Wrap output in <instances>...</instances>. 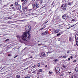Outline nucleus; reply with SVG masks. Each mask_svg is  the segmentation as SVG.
<instances>
[{
	"label": "nucleus",
	"mask_w": 78,
	"mask_h": 78,
	"mask_svg": "<svg viewBox=\"0 0 78 78\" xmlns=\"http://www.w3.org/2000/svg\"><path fill=\"white\" fill-rule=\"evenodd\" d=\"M35 71H34L32 72V73H35Z\"/></svg>",
	"instance_id": "50"
},
{
	"label": "nucleus",
	"mask_w": 78,
	"mask_h": 78,
	"mask_svg": "<svg viewBox=\"0 0 78 78\" xmlns=\"http://www.w3.org/2000/svg\"><path fill=\"white\" fill-rule=\"evenodd\" d=\"M76 62V60H74L73 62Z\"/></svg>",
	"instance_id": "38"
},
{
	"label": "nucleus",
	"mask_w": 78,
	"mask_h": 78,
	"mask_svg": "<svg viewBox=\"0 0 78 78\" xmlns=\"http://www.w3.org/2000/svg\"><path fill=\"white\" fill-rule=\"evenodd\" d=\"M62 6H64V4H63L62 5Z\"/></svg>",
	"instance_id": "54"
},
{
	"label": "nucleus",
	"mask_w": 78,
	"mask_h": 78,
	"mask_svg": "<svg viewBox=\"0 0 78 78\" xmlns=\"http://www.w3.org/2000/svg\"><path fill=\"white\" fill-rule=\"evenodd\" d=\"M75 70L76 72H78V68L77 67H76L75 69Z\"/></svg>",
	"instance_id": "12"
},
{
	"label": "nucleus",
	"mask_w": 78,
	"mask_h": 78,
	"mask_svg": "<svg viewBox=\"0 0 78 78\" xmlns=\"http://www.w3.org/2000/svg\"><path fill=\"white\" fill-rule=\"evenodd\" d=\"M40 74H41V73H39V72H38L37 73V75H40Z\"/></svg>",
	"instance_id": "28"
},
{
	"label": "nucleus",
	"mask_w": 78,
	"mask_h": 78,
	"mask_svg": "<svg viewBox=\"0 0 78 78\" xmlns=\"http://www.w3.org/2000/svg\"><path fill=\"white\" fill-rule=\"evenodd\" d=\"M31 65H30V66H29V67H31Z\"/></svg>",
	"instance_id": "58"
},
{
	"label": "nucleus",
	"mask_w": 78,
	"mask_h": 78,
	"mask_svg": "<svg viewBox=\"0 0 78 78\" xmlns=\"http://www.w3.org/2000/svg\"><path fill=\"white\" fill-rule=\"evenodd\" d=\"M58 61V59H55L54 60V62H57V61Z\"/></svg>",
	"instance_id": "17"
},
{
	"label": "nucleus",
	"mask_w": 78,
	"mask_h": 78,
	"mask_svg": "<svg viewBox=\"0 0 78 78\" xmlns=\"http://www.w3.org/2000/svg\"><path fill=\"white\" fill-rule=\"evenodd\" d=\"M72 73V72H71V71H70V72H69L68 73L70 74V73Z\"/></svg>",
	"instance_id": "47"
},
{
	"label": "nucleus",
	"mask_w": 78,
	"mask_h": 78,
	"mask_svg": "<svg viewBox=\"0 0 78 78\" xmlns=\"http://www.w3.org/2000/svg\"><path fill=\"white\" fill-rule=\"evenodd\" d=\"M17 56H18V55H16L14 57V58H17Z\"/></svg>",
	"instance_id": "33"
},
{
	"label": "nucleus",
	"mask_w": 78,
	"mask_h": 78,
	"mask_svg": "<svg viewBox=\"0 0 78 78\" xmlns=\"http://www.w3.org/2000/svg\"><path fill=\"white\" fill-rule=\"evenodd\" d=\"M76 24H77V23H76L75 25H76Z\"/></svg>",
	"instance_id": "62"
},
{
	"label": "nucleus",
	"mask_w": 78,
	"mask_h": 78,
	"mask_svg": "<svg viewBox=\"0 0 78 78\" xmlns=\"http://www.w3.org/2000/svg\"><path fill=\"white\" fill-rule=\"evenodd\" d=\"M60 35H61V34L60 33L58 34H57V36H60Z\"/></svg>",
	"instance_id": "23"
},
{
	"label": "nucleus",
	"mask_w": 78,
	"mask_h": 78,
	"mask_svg": "<svg viewBox=\"0 0 78 78\" xmlns=\"http://www.w3.org/2000/svg\"><path fill=\"white\" fill-rule=\"evenodd\" d=\"M41 55L43 56V57H45L46 56V55H45V53H44V52H42L41 54Z\"/></svg>",
	"instance_id": "6"
},
{
	"label": "nucleus",
	"mask_w": 78,
	"mask_h": 78,
	"mask_svg": "<svg viewBox=\"0 0 78 78\" xmlns=\"http://www.w3.org/2000/svg\"><path fill=\"white\" fill-rule=\"evenodd\" d=\"M66 58V55H64L63 57V58Z\"/></svg>",
	"instance_id": "34"
},
{
	"label": "nucleus",
	"mask_w": 78,
	"mask_h": 78,
	"mask_svg": "<svg viewBox=\"0 0 78 78\" xmlns=\"http://www.w3.org/2000/svg\"><path fill=\"white\" fill-rule=\"evenodd\" d=\"M18 7V9L20 10V8H21V6L20 5H17Z\"/></svg>",
	"instance_id": "9"
},
{
	"label": "nucleus",
	"mask_w": 78,
	"mask_h": 78,
	"mask_svg": "<svg viewBox=\"0 0 78 78\" xmlns=\"http://www.w3.org/2000/svg\"><path fill=\"white\" fill-rule=\"evenodd\" d=\"M59 71H60V69H59V68L58 66H57L55 68V72L56 73H59Z\"/></svg>",
	"instance_id": "4"
},
{
	"label": "nucleus",
	"mask_w": 78,
	"mask_h": 78,
	"mask_svg": "<svg viewBox=\"0 0 78 78\" xmlns=\"http://www.w3.org/2000/svg\"><path fill=\"white\" fill-rule=\"evenodd\" d=\"M71 78H73V76H72L71 77Z\"/></svg>",
	"instance_id": "52"
},
{
	"label": "nucleus",
	"mask_w": 78,
	"mask_h": 78,
	"mask_svg": "<svg viewBox=\"0 0 78 78\" xmlns=\"http://www.w3.org/2000/svg\"><path fill=\"white\" fill-rule=\"evenodd\" d=\"M32 1L34 2H35V1H36V0H32Z\"/></svg>",
	"instance_id": "48"
},
{
	"label": "nucleus",
	"mask_w": 78,
	"mask_h": 78,
	"mask_svg": "<svg viewBox=\"0 0 78 78\" xmlns=\"http://www.w3.org/2000/svg\"><path fill=\"white\" fill-rule=\"evenodd\" d=\"M47 53L48 54V53H49V52H47Z\"/></svg>",
	"instance_id": "60"
},
{
	"label": "nucleus",
	"mask_w": 78,
	"mask_h": 78,
	"mask_svg": "<svg viewBox=\"0 0 78 78\" xmlns=\"http://www.w3.org/2000/svg\"><path fill=\"white\" fill-rule=\"evenodd\" d=\"M30 31L31 30H30L28 32H25L23 34L22 37V39H23V41H27V40H26V38H25V37H27V34H29L30 33H31Z\"/></svg>",
	"instance_id": "1"
},
{
	"label": "nucleus",
	"mask_w": 78,
	"mask_h": 78,
	"mask_svg": "<svg viewBox=\"0 0 78 78\" xmlns=\"http://www.w3.org/2000/svg\"><path fill=\"white\" fill-rule=\"evenodd\" d=\"M75 20L73 19V20H72V21H71V22H72L73 21H75Z\"/></svg>",
	"instance_id": "41"
},
{
	"label": "nucleus",
	"mask_w": 78,
	"mask_h": 78,
	"mask_svg": "<svg viewBox=\"0 0 78 78\" xmlns=\"http://www.w3.org/2000/svg\"><path fill=\"white\" fill-rule=\"evenodd\" d=\"M62 9L63 11H65L66 10V8H62Z\"/></svg>",
	"instance_id": "26"
},
{
	"label": "nucleus",
	"mask_w": 78,
	"mask_h": 78,
	"mask_svg": "<svg viewBox=\"0 0 78 78\" xmlns=\"http://www.w3.org/2000/svg\"><path fill=\"white\" fill-rule=\"evenodd\" d=\"M16 77L17 78H20V75H17L16 76Z\"/></svg>",
	"instance_id": "13"
},
{
	"label": "nucleus",
	"mask_w": 78,
	"mask_h": 78,
	"mask_svg": "<svg viewBox=\"0 0 78 78\" xmlns=\"http://www.w3.org/2000/svg\"><path fill=\"white\" fill-rule=\"evenodd\" d=\"M75 10H73L72 11V12H73V13H75Z\"/></svg>",
	"instance_id": "37"
},
{
	"label": "nucleus",
	"mask_w": 78,
	"mask_h": 78,
	"mask_svg": "<svg viewBox=\"0 0 78 78\" xmlns=\"http://www.w3.org/2000/svg\"><path fill=\"white\" fill-rule=\"evenodd\" d=\"M23 11L24 12H27V11H28V10L27 9V7H25L24 8H23Z\"/></svg>",
	"instance_id": "5"
},
{
	"label": "nucleus",
	"mask_w": 78,
	"mask_h": 78,
	"mask_svg": "<svg viewBox=\"0 0 78 78\" xmlns=\"http://www.w3.org/2000/svg\"><path fill=\"white\" fill-rule=\"evenodd\" d=\"M60 76H63V74H62L60 75Z\"/></svg>",
	"instance_id": "51"
},
{
	"label": "nucleus",
	"mask_w": 78,
	"mask_h": 78,
	"mask_svg": "<svg viewBox=\"0 0 78 78\" xmlns=\"http://www.w3.org/2000/svg\"><path fill=\"white\" fill-rule=\"evenodd\" d=\"M11 54H9L8 55V56H11Z\"/></svg>",
	"instance_id": "45"
},
{
	"label": "nucleus",
	"mask_w": 78,
	"mask_h": 78,
	"mask_svg": "<svg viewBox=\"0 0 78 78\" xmlns=\"http://www.w3.org/2000/svg\"><path fill=\"white\" fill-rule=\"evenodd\" d=\"M15 6H18V2H15Z\"/></svg>",
	"instance_id": "8"
},
{
	"label": "nucleus",
	"mask_w": 78,
	"mask_h": 78,
	"mask_svg": "<svg viewBox=\"0 0 78 78\" xmlns=\"http://www.w3.org/2000/svg\"><path fill=\"white\" fill-rule=\"evenodd\" d=\"M49 73H50V74H51L52 73H53V72L49 71Z\"/></svg>",
	"instance_id": "30"
},
{
	"label": "nucleus",
	"mask_w": 78,
	"mask_h": 78,
	"mask_svg": "<svg viewBox=\"0 0 78 78\" xmlns=\"http://www.w3.org/2000/svg\"><path fill=\"white\" fill-rule=\"evenodd\" d=\"M33 10V9H29L28 10V11H31L32 12V11H33V10Z\"/></svg>",
	"instance_id": "25"
},
{
	"label": "nucleus",
	"mask_w": 78,
	"mask_h": 78,
	"mask_svg": "<svg viewBox=\"0 0 78 78\" xmlns=\"http://www.w3.org/2000/svg\"><path fill=\"white\" fill-rule=\"evenodd\" d=\"M77 14H78V12L77 13Z\"/></svg>",
	"instance_id": "63"
},
{
	"label": "nucleus",
	"mask_w": 78,
	"mask_h": 78,
	"mask_svg": "<svg viewBox=\"0 0 78 78\" xmlns=\"http://www.w3.org/2000/svg\"><path fill=\"white\" fill-rule=\"evenodd\" d=\"M70 53V51H67V53H68V54H69Z\"/></svg>",
	"instance_id": "40"
},
{
	"label": "nucleus",
	"mask_w": 78,
	"mask_h": 78,
	"mask_svg": "<svg viewBox=\"0 0 78 78\" xmlns=\"http://www.w3.org/2000/svg\"><path fill=\"white\" fill-rule=\"evenodd\" d=\"M69 41H70V42H73V39L72 38V37H69Z\"/></svg>",
	"instance_id": "7"
},
{
	"label": "nucleus",
	"mask_w": 78,
	"mask_h": 78,
	"mask_svg": "<svg viewBox=\"0 0 78 78\" xmlns=\"http://www.w3.org/2000/svg\"><path fill=\"white\" fill-rule=\"evenodd\" d=\"M27 1L28 0H21V2H24L22 3V5H25V4H26L27 3Z\"/></svg>",
	"instance_id": "3"
},
{
	"label": "nucleus",
	"mask_w": 78,
	"mask_h": 78,
	"mask_svg": "<svg viewBox=\"0 0 78 78\" xmlns=\"http://www.w3.org/2000/svg\"><path fill=\"white\" fill-rule=\"evenodd\" d=\"M65 7H66V6H63V8H65Z\"/></svg>",
	"instance_id": "56"
},
{
	"label": "nucleus",
	"mask_w": 78,
	"mask_h": 78,
	"mask_svg": "<svg viewBox=\"0 0 78 78\" xmlns=\"http://www.w3.org/2000/svg\"><path fill=\"white\" fill-rule=\"evenodd\" d=\"M43 28H42V27H41V29H40L39 30V31L41 30H43Z\"/></svg>",
	"instance_id": "36"
},
{
	"label": "nucleus",
	"mask_w": 78,
	"mask_h": 78,
	"mask_svg": "<svg viewBox=\"0 0 78 78\" xmlns=\"http://www.w3.org/2000/svg\"><path fill=\"white\" fill-rule=\"evenodd\" d=\"M68 5H69V6H71V5L72 4H71V3H70V2H69L68 3Z\"/></svg>",
	"instance_id": "19"
},
{
	"label": "nucleus",
	"mask_w": 78,
	"mask_h": 78,
	"mask_svg": "<svg viewBox=\"0 0 78 78\" xmlns=\"http://www.w3.org/2000/svg\"><path fill=\"white\" fill-rule=\"evenodd\" d=\"M44 33H45L46 34H48V30H46L45 32H44Z\"/></svg>",
	"instance_id": "18"
},
{
	"label": "nucleus",
	"mask_w": 78,
	"mask_h": 78,
	"mask_svg": "<svg viewBox=\"0 0 78 78\" xmlns=\"http://www.w3.org/2000/svg\"><path fill=\"white\" fill-rule=\"evenodd\" d=\"M48 22V21H47V22H46L45 23H47V22Z\"/></svg>",
	"instance_id": "57"
},
{
	"label": "nucleus",
	"mask_w": 78,
	"mask_h": 78,
	"mask_svg": "<svg viewBox=\"0 0 78 78\" xmlns=\"http://www.w3.org/2000/svg\"><path fill=\"white\" fill-rule=\"evenodd\" d=\"M43 2V1L42 0H41L40 1V3H42Z\"/></svg>",
	"instance_id": "22"
},
{
	"label": "nucleus",
	"mask_w": 78,
	"mask_h": 78,
	"mask_svg": "<svg viewBox=\"0 0 78 78\" xmlns=\"http://www.w3.org/2000/svg\"><path fill=\"white\" fill-rule=\"evenodd\" d=\"M76 38L77 37H78V32L76 33V35L75 36Z\"/></svg>",
	"instance_id": "15"
},
{
	"label": "nucleus",
	"mask_w": 78,
	"mask_h": 78,
	"mask_svg": "<svg viewBox=\"0 0 78 78\" xmlns=\"http://www.w3.org/2000/svg\"><path fill=\"white\" fill-rule=\"evenodd\" d=\"M45 28V26H44L42 28H43V29H44V28Z\"/></svg>",
	"instance_id": "35"
},
{
	"label": "nucleus",
	"mask_w": 78,
	"mask_h": 78,
	"mask_svg": "<svg viewBox=\"0 0 78 78\" xmlns=\"http://www.w3.org/2000/svg\"><path fill=\"white\" fill-rule=\"evenodd\" d=\"M38 71L39 72H42V69H40L38 70Z\"/></svg>",
	"instance_id": "14"
},
{
	"label": "nucleus",
	"mask_w": 78,
	"mask_h": 78,
	"mask_svg": "<svg viewBox=\"0 0 78 78\" xmlns=\"http://www.w3.org/2000/svg\"><path fill=\"white\" fill-rule=\"evenodd\" d=\"M30 58H33V56H31L30 57Z\"/></svg>",
	"instance_id": "49"
},
{
	"label": "nucleus",
	"mask_w": 78,
	"mask_h": 78,
	"mask_svg": "<svg viewBox=\"0 0 78 78\" xmlns=\"http://www.w3.org/2000/svg\"><path fill=\"white\" fill-rule=\"evenodd\" d=\"M68 61H70V58H68Z\"/></svg>",
	"instance_id": "43"
},
{
	"label": "nucleus",
	"mask_w": 78,
	"mask_h": 78,
	"mask_svg": "<svg viewBox=\"0 0 78 78\" xmlns=\"http://www.w3.org/2000/svg\"><path fill=\"white\" fill-rule=\"evenodd\" d=\"M36 65H34L32 68V69H34V68H36Z\"/></svg>",
	"instance_id": "24"
},
{
	"label": "nucleus",
	"mask_w": 78,
	"mask_h": 78,
	"mask_svg": "<svg viewBox=\"0 0 78 78\" xmlns=\"http://www.w3.org/2000/svg\"><path fill=\"white\" fill-rule=\"evenodd\" d=\"M55 32L56 33H59V30H55Z\"/></svg>",
	"instance_id": "21"
},
{
	"label": "nucleus",
	"mask_w": 78,
	"mask_h": 78,
	"mask_svg": "<svg viewBox=\"0 0 78 78\" xmlns=\"http://www.w3.org/2000/svg\"><path fill=\"white\" fill-rule=\"evenodd\" d=\"M62 6H64V4H63L62 5Z\"/></svg>",
	"instance_id": "55"
},
{
	"label": "nucleus",
	"mask_w": 78,
	"mask_h": 78,
	"mask_svg": "<svg viewBox=\"0 0 78 78\" xmlns=\"http://www.w3.org/2000/svg\"><path fill=\"white\" fill-rule=\"evenodd\" d=\"M70 58L71 59H73V57H72V56H71Z\"/></svg>",
	"instance_id": "44"
},
{
	"label": "nucleus",
	"mask_w": 78,
	"mask_h": 78,
	"mask_svg": "<svg viewBox=\"0 0 78 78\" xmlns=\"http://www.w3.org/2000/svg\"><path fill=\"white\" fill-rule=\"evenodd\" d=\"M37 66L38 67H40V63H38L37 64Z\"/></svg>",
	"instance_id": "20"
},
{
	"label": "nucleus",
	"mask_w": 78,
	"mask_h": 78,
	"mask_svg": "<svg viewBox=\"0 0 78 78\" xmlns=\"http://www.w3.org/2000/svg\"><path fill=\"white\" fill-rule=\"evenodd\" d=\"M33 9H37L39 7V5L38 4H37V3L35 2L32 4Z\"/></svg>",
	"instance_id": "2"
},
{
	"label": "nucleus",
	"mask_w": 78,
	"mask_h": 78,
	"mask_svg": "<svg viewBox=\"0 0 78 78\" xmlns=\"http://www.w3.org/2000/svg\"><path fill=\"white\" fill-rule=\"evenodd\" d=\"M42 43L38 44V46H39V45H42Z\"/></svg>",
	"instance_id": "29"
},
{
	"label": "nucleus",
	"mask_w": 78,
	"mask_h": 78,
	"mask_svg": "<svg viewBox=\"0 0 78 78\" xmlns=\"http://www.w3.org/2000/svg\"><path fill=\"white\" fill-rule=\"evenodd\" d=\"M41 36H45L46 35V34H45V32H44L41 34Z\"/></svg>",
	"instance_id": "11"
},
{
	"label": "nucleus",
	"mask_w": 78,
	"mask_h": 78,
	"mask_svg": "<svg viewBox=\"0 0 78 78\" xmlns=\"http://www.w3.org/2000/svg\"><path fill=\"white\" fill-rule=\"evenodd\" d=\"M62 67H63V68H66V66H64V65L62 66Z\"/></svg>",
	"instance_id": "39"
},
{
	"label": "nucleus",
	"mask_w": 78,
	"mask_h": 78,
	"mask_svg": "<svg viewBox=\"0 0 78 78\" xmlns=\"http://www.w3.org/2000/svg\"><path fill=\"white\" fill-rule=\"evenodd\" d=\"M9 41V39H6L5 40V42H7V41Z\"/></svg>",
	"instance_id": "31"
},
{
	"label": "nucleus",
	"mask_w": 78,
	"mask_h": 78,
	"mask_svg": "<svg viewBox=\"0 0 78 78\" xmlns=\"http://www.w3.org/2000/svg\"><path fill=\"white\" fill-rule=\"evenodd\" d=\"M14 6V5L13 4H11V5H10V7H12V6Z\"/></svg>",
	"instance_id": "32"
},
{
	"label": "nucleus",
	"mask_w": 78,
	"mask_h": 78,
	"mask_svg": "<svg viewBox=\"0 0 78 78\" xmlns=\"http://www.w3.org/2000/svg\"><path fill=\"white\" fill-rule=\"evenodd\" d=\"M38 42H40V41H38Z\"/></svg>",
	"instance_id": "59"
},
{
	"label": "nucleus",
	"mask_w": 78,
	"mask_h": 78,
	"mask_svg": "<svg viewBox=\"0 0 78 78\" xmlns=\"http://www.w3.org/2000/svg\"><path fill=\"white\" fill-rule=\"evenodd\" d=\"M30 38H31V34H29V36L27 37V38L28 39H30Z\"/></svg>",
	"instance_id": "10"
},
{
	"label": "nucleus",
	"mask_w": 78,
	"mask_h": 78,
	"mask_svg": "<svg viewBox=\"0 0 78 78\" xmlns=\"http://www.w3.org/2000/svg\"><path fill=\"white\" fill-rule=\"evenodd\" d=\"M12 9H14L15 8H14V7H13L12 8Z\"/></svg>",
	"instance_id": "42"
},
{
	"label": "nucleus",
	"mask_w": 78,
	"mask_h": 78,
	"mask_svg": "<svg viewBox=\"0 0 78 78\" xmlns=\"http://www.w3.org/2000/svg\"><path fill=\"white\" fill-rule=\"evenodd\" d=\"M61 8H62V7H63V6H62H62H61Z\"/></svg>",
	"instance_id": "53"
},
{
	"label": "nucleus",
	"mask_w": 78,
	"mask_h": 78,
	"mask_svg": "<svg viewBox=\"0 0 78 78\" xmlns=\"http://www.w3.org/2000/svg\"><path fill=\"white\" fill-rule=\"evenodd\" d=\"M62 19H65L66 18V16L65 15H64L62 17Z\"/></svg>",
	"instance_id": "16"
},
{
	"label": "nucleus",
	"mask_w": 78,
	"mask_h": 78,
	"mask_svg": "<svg viewBox=\"0 0 78 78\" xmlns=\"http://www.w3.org/2000/svg\"><path fill=\"white\" fill-rule=\"evenodd\" d=\"M31 76H27L26 77H25V78H30V77Z\"/></svg>",
	"instance_id": "27"
},
{
	"label": "nucleus",
	"mask_w": 78,
	"mask_h": 78,
	"mask_svg": "<svg viewBox=\"0 0 78 78\" xmlns=\"http://www.w3.org/2000/svg\"><path fill=\"white\" fill-rule=\"evenodd\" d=\"M62 33V32H60V33Z\"/></svg>",
	"instance_id": "61"
},
{
	"label": "nucleus",
	"mask_w": 78,
	"mask_h": 78,
	"mask_svg": "<svg viewBox=\"0 0 78 78\" xmlns=\"http://www.w3.org/2000/svg\"><path fill=\"white\" fill-rule=\"evenodd\" d=\"M8 19H11V17H8Z\"/></svg>",
	"instance_id": "46"
},
{
	"label": "nucleus",
	"mask_w": 78,
	"mask_h": 78,
	"mask_svg": "<svg viewBox=\"0 0 78 78\" xmlns=\"http://www.w3.org/2000/svg\"><path fill=\"white\" fill-rule=\"evenodd\" d=\"M51 5H53V3H52V4H51Z\"/></svg>",
	"instance_id": "64"
}]
</instances>
